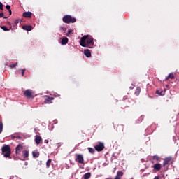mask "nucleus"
Wrapping results in <instances>:
<instances>
[{
    "label": "nucleus",
    "instance_id": "obj_44",
    "mask_svg": "<svg viewBox=\"0 0 179 179\" xmlns=\"http://www.w3.org/2000/svg\"><path fill=\"white\" fill-rule=\"evenodd\" d=\"M4 19H6L7 17H3Z\"/></svg>",
    "mask_w": 179,
    "mask_h": 179
},
{
    "label": "nucleus",
    "instance_id": "obj_26",
    "mask_svg": "<svg viewBox=\"0 0 179 179\" xmlns=\"http://www.w3.org/2000/svg\"><path fill=\"white\" fill-rule=\"evenodd\" d=\"M88 150L90 152V153L94 155L95 153V150L94 148H88Z\"/></svg>",
    "mask_w": 179,
    "mask_h": 179
},
{
    "label": "nucleus",
    "instance_id": "obj_33",
    "mask_svg": "<svg viewBox=\"0 0 179 179\" xmlns=\"http://www.w3.org/2000/svg\"><path fill=\"white\" fill-rule=\"evenodd\" d=\"M25 71H26V69H25L21 70L22 76H24Z\"/></svg>",
    "mask_w": 179,
    "mask_h": 179
},
{
    "label": "nucleus",
    "instance_id": "obj_24",
    "mask_svg": "<svg viewBox=\"0 0 179 179\" xmlns=\"http://www.w3.org/2000/svg\"><path fill=\"white\" fill-rule=\"evenodd\" d=\"M120 130H122V131L123 132L124 131V126L123 125H118L117 127V131H120Z\"/></svg>",
    "mask_w": 179,
    "mask_h": 179
},
{
    "label": "nucleus",
    "instance_id": "obj_43",
    "mask_svg": "<svg viewBox=\"0 0 179 179\" xmlns=\"http://www.w3.org/2000/svg\"><path fill=\"white\" fill-rule=\"evenodd\" d=\"M17 138L18 139L22 138V137H20V136H17Z\"/></svg>",
    "mask_w": 179,
    "mask_h": 179
},
{
    "label": "nucleus",
    "instance_id": "obj_19",
    "mask_svg": "<svg viewBox=\"0 0 179 179\" xmlns=\"http://www.w3.org/2000/svg\"><path fill=\"white\" fill-rule=\"evenodd\" d=\"M32 156L34 158H38L40 156V152L38 151H33L32 152Z\"/></svg>",
    "mask_w": 179,
    "mask_h": 179
},
{
    "label": "nucleus",
    "instance_id": "obj_17",
    "mask_svg": "<svg viewBox=\"0 0 179 179\" xmlns=\"http://www.w3.org/2000/svg\"><path fill=\"white\" fill-rule=\"evenodd\" d=\"M129 101H124L123 103H122V108L124 109L126 108H129Z\"/></svg>",
    "mask_w": 179,
    "mask_h": 179
},
{
    "label": "nucleus",
    "instance_id": "obj_13",
    "mask_svg": "<svg viewBox=\"0 0 179 179\" xmlns=\"http://www.w3.org/2000/svg\"><path fill=\"white\" fill-rule=\"evenodd\" d=\"M31 15H33V13L31 12H24L22 15L25 18H31Z\"/></svg>",
    "mask_w": 179,
    "mask_h": 179
},
{
    "label": "nucleus",
    "instance_id": "obj_27",
    "mask_svg": "<svg viewBox=\"0 0 179 179\" xmlns=\"http://www.w3.org/2000/svg\"><path fill=\"white\" fill-rule=\"evenodd\" d=\"M17 66V62H15L14 64H10L9 66H10V68L13 69V68L16 67Z\"/></svg>",
    "mask_w": 179,
    "mask_h": 179
},
{
    "label": "nucleus",
    "instance_id": "obj_6",
    "mask_svg": "<svg viewBox=\"0 0 179 179\" xmlns=\"http://www.w3.org/2000/svg\"><path fill=\"white\" fill-rule=\"evenodd\" d=\"M76 162H78L80 164H84L85 159H84L83 155L82 154H77L76 158Z\"/></svg>",
    "mask_w": 179,
    "mask_h": 179
},
{
    "label": "nucleus",
    "instance_id": "obj_2",
    "mask_svg": "<svg viewBox=\"0 0 179 179\" xmlns=\"http://www.w3.org/2000/svg\"><path fill=\"white\" fill-rule=\"evenodd\" d=\"M1 154L3 155L5 157H10L11 156V148L9 145H4L1 148Z\"/></svg>",
    "mask_w": 179,
    "mask_h": 179
},
{
    "label": "nucleus",
    "instance_id": "obj_42",
    "mask_svg": "<svg viewBox=\"0 0 179 179\" xmlns=\"http://www.w3.org/2000/svg\"><path fill=\"white\" fill-rule=\"evenodd\" d=\"M8 24L10 26H11V23H10V22H8Z\"/></svg>",
    "mask_w": 179,
    "mask_h": 179
},
{
    "label": "nucleus",
    "instance_id": "obj_41",
    "mask_svg": "<svg viewBox=\"0 0 179 179\" xmlns=\"http://www.w3.org/2000/svg\"><path fill=\"white\" fill-rule=\"evenodd\" d=\"M17 25V24H15V22H14V24H13V26L14 27H15Z\"/></svg>",
    "mask_w": 179,
    "mask_h": 179
},
{
    "label": "nucleus",
    "instance_id": "obj_21",
    "mask_svg": "<svg viewBox=\"0 0 179 179\" xmlns=\"http://www.w3.org/2000/svg\"><path fill=\"white\" fill-rule=\"evenodd\" d=\"M22 157H23V158H27L29 157V151L23 150L22 151Z\"/></svg>",
    "mask_w": 179,
    "mask_h": 179
},
{
    "label": "nucleus",
    "instance_id": "obj_35",
    "mask_svg": "<svg viewBox=\"0 0 179 179\" xmlns=\"http://www.w3.org/2000/svg\"><path fill=\"white\" fill-rule=\"evenodd\" d=\"M0 10H3V6L1 1H0Z\"/></svg>",
    "mask_w": 179,
    "mask_h": 179
},
{
    "label": "nucleus",
    "instance_id": "obj_37",
    "mask_svg": "<svg viewBox=\"0 0 179 179\" xmlns=\"http://www.w3.org/2000/svg\"><path fill=\"white\" fill-rule=\"evenodd\" d=\"M3 16H4L3 13H0V18L3 17Z\"/></svg>",
    "mask_w": 179,
    "mask_h": 179
},
{
    "label": "nucleus",
    "instance_id": "obj_7",
    "mask_svg": "<svg viewBox=\"0 0 179 179\" xmlns=\"http://www.w3.org/2000/svg\"><path fill=\"white\" fill-rule=\"evenodd\" d=\"M173 163L172 158L171 157H166L164 159L163 166L165 167L166 165H171Z\"/></svg>",
    "mask_w": 179,
    "mask_h": 179
},
{
    "label": "nucleus",
    "instance_id": "obj_31",
    "mask_svg": "<svg viewBox=\"0 0 179 179\" xmlns=\"http://www.w3.org/2000/svg\"><path fill=\"white\" fill-rule=\"evenodd\" d=\"M72 32H73V29H68V32L66 34V36L69 37L70 36V34L72 33Z\"/></svg>",
    "mask_w": 179,
    "mask_h": 179
},
{
    "label": "nucleus",
    "instance_id": "obj_12",
    "mask_svg": "<svg viewBox=\"0 0 179 179\" xmlns=\"http://www.w3.org/2000/svg\"><path fill=\"white\" fill-rule=\"evenodd\" d=\"M159 96H163L166 94V91H164L162 89H159L155 92Z\"/></svg>",
    "mask_w": 179,
    "mask_h": 179
},
{
    "label": "nucleus",
    "instance_id": "obj_30",
    "mask_svg": "<svg viewBox=\"0 0 179 179\" xmlns=\"http://www.w3.org/2000/svg\"><path fill=\"white\" fill-rule=\"evenodd\" d=\"M1 29H3L4 31H9V29H8L5 26L1 27Z\"/></svg>",
    "mask_w": 179,
    "mask_h": 179
},
{
    "label": "nucleus",
    "instance_id": "obj_15",
    "mask_svg": "<svg viewBox=\"0 0 179 179\" xmlns=\"http://www.w3.org/2000/svg\"><path fill=\"white\" fill-rule=\"evenodd\" d=\"M84 55H85L87 57H92V52L89 49L84 50Z\"/></svg>",
    "mask_w": 179,
    "mask_h": 179
},
{
    "label": "nucleus",
    "instance_id": "obj_32",
    "mask_svg": "<svg viewBox=\"0 0 179 179\" xmlns=\"http://www.w3.org/2000/svg\"><path fill=\"white\" fill-rule=\"evenodd\" d=\"M6 10H11V6H9V4H7L6 6Z\"/></svg>",
    "mask_w": 179,
    "mask_h": 179
},
{
    "label": "nucleus",
    "instance_id": "obj_36",
    "mask_svg": "<svg viewBox=\"0 0 179 179\" xmlns=\"http://www.w3.org/2000/svg\"><path fill=\"white\" fill-rule=\"evenodd\" d=\"M20 22V20H16L14 23H15V24H17Z\"/></svg>",
    "mask_w": 179,
    "mask_h": 179
},
{
    "label": "nucleus",
    "instance_id": "obj_14",
    "mask_svg": "<svg viewBox=\"0 0 179 179\" xmlns=\"http://www.w3.org/2000/svg\"><path fill=\"white\" fill-rule=\"evenodd\" d=\"M41 141V137L40 136L36 135L35 137V143H36V145H40Z\"/></svg>",
    "mask_w": 179,
    "mask_h": 179
},
{
    "label": "nucleus",
    "instance_id": "obj_38",
    "mask_svg": "<svg viewBox=\"0 0 179 179\" xmlns=\"http://www.w3.org/2000/svg\"><path fill=\"white\" fill-rule=\"evenodd\" d=\"M44 143H49V141H48V139H45V140L44 141Z\"/></svg>",
    "mask_w": 179,
    "mask_h": 179
},
{
    "label": "nucleus",
    "instance_id": "obj_40",
    "mask_svg": "<svg viewBox=\"0 0 179 179\" xmlns=\"http://www.w3.org/2000/svg\"><path fill=\"white\" fill-rule=\"evenodd\" d=\"M8 12H9V13H10V15H12V10H8Z\"/></svg>",
    "mask_w": 179,
    "mask_h": 179
},
{
    "label": "nucleus",
    "instance_id": "obj_10",
    "mask_svg": "<svg viewBox=\"0 0 179 179\" xmlns=\"http://www.w3.org/2000/svg\"><path fill=\"white\" fill-rule=\"evenodd\" d=\"M152 167L155 171H159L162 168V165L159 163H157V164H155Z\"/></svg>",
    "mask_w": 179,
    "mask_h": 179
},
{
    "label": "nucleus",
    "instance_id": "obj_22",
    "mask_svg": "<svg viewBox=\"0 0 179 179\" xmlns=\"http://www.w3.org/2000/svg\"><path fill=\"white\" fill-rule=\"evenodd\" d=\"M123 176V172H117V176H115V179H121L120 177Z\"/></svg>",
    "mask_w": 179,
    "mask_h": 179
},
{
    "label": "nucleus",
    "instance_id": "obj_20",
    "mask_svg": "<svg viewBox=\"0 0 179 179\" xmlns=\"http://www.w3.org/2000/svg\"><path fill=\"white\" fill-rule=\"evenodd\" d=\"M90 177H92V173L90 172L86 173L85 174L83 175L84 179H89L90 178Z\"/></svg>",
    "mask_w": 179,
    "mask_h": 179
},
{
    "label": "nucleus",
    "instance_id": "obj_4",
    "mask_svg": "<svg viewBox=\"0 0 179 179\" xmlns=\"http://www.w3.org/2000/svg\"><path fill=\"white\" fill-rule=\"evenodd\" d=\"M24 96L29 99L35 98L34 91L30 89L27 90L24 92Z\"/></svg>",
    "mask_w": 179,
    "mask_h": 179
},
{
    "label": "nucleus",
    "instance_id": "obj_3",
    "mask_svg": "<svg viewBox=\"0 0 179 179\" xmlns=\"http://www.w3.org/2000/svg\"><path fill=\"white\" fill-rule=\"evenodd\" d=\"M63 22L66 24L75 23L76 22V19L73 17L71 15H64L63 17Z\"/></svg>",
    "mask_w": 179,
    "mask_h": 179
},
{
    "label": "nucleus",
    "instance_id": "obj_29",
    "mask_svg": "<svg viewBox=\"0 0 179 179\" xmlns=\"http://www.w3.org/2000/svg\"><path fill=\"white\" fill-rule=\"evenodd\" d=\"M153 159L156 160L157 162H159L160 158L158 155H154L153 156Z\"/></svg>",
    "mask_w": 179,
    "mask_h": 179
},
{
    "label": "nucleus",
    "instance_id": "obj_1",
    "mask_svg": "<svg viewBox=\"0 0 179 179\" xmlns=\"http://www.w3.org/2000/svg\"><path fill=\"white\" fill-rule=\"evenodd\" d=\"M80 45L83 48H93L94 42V38L89 35L84 36L80 38Z\"/></svg>",
    "mask_w": 179,
    "mask_h": 179
},
{
    "label": "nucleus",
    "instance_id": "obj_45",
    "mask_svg": "<svg viewBox=\"0 0 179 179\" xmlns=\"http://www.w3.org/2000/svg\"><path fill=\"white\" fill-rule=\"evenodd\" d=\"M108 179H110V178H108Z\"/></svg>",
    "mask_w": 179,
    "mask_h": 179
},
{
    "label": "nucleus",
    "instance_id": "obj_28",
    "mask_svg": "<svg viewBox=\"0 0 179 179\" xmlns=\"http://www.w3.org/2000/svg\"><path fill=\"white\" fill-rule=\"evenodd\" d=\"M3 124L2 122H0V134L3 132Z\"/></svg>",
    "mask_w": 179,
    "mask_h": 179
},
{
    "label": "nucleus",
    "instance_id": "obj_34",
    "mask_svg": "<svg viewBox=\"0 0 179 179\" xmlns=\"http://www.w3.org/2000/svg\"><path fill=\"white\" fill-rule=\"evenodd\" d=\"M60 30L63 31H66V28L64 27H60Z\"/></svg>",
    "mask_w": 179,
    "mask_h": 179
},
{
    "label": "nucleus",
    "instance_id": "obj_11",
    "mask_svg": "<svg viewBox=\"0 0 179 179\" xmlns=\"http://www.w3.org/2000/svg\"><path fill=\"white\" fill-rule=\"evenodd\" d=\"M22 29L24 31H32L34 29V27L31 26V25H29V26L24 25V26H22Z\"/></svg>",
    "mask_w": 179,
    "mask_h": 179
},
{
    "label": "nucleus",
    "instance_id": "obj_16",
    "mask_svg": "<svg viewBox=\"0 0 179 179\" xmlns=\"http://www.w3.org/2000/svg\"><path fill=\"white\" fill-rule=\"evenodd\" d=\"M141 92V87H137V88L136 89V91H135V95H136V96H138L140 95Z\"/></svg>",
    "mask_w": 179,
    "mask_h": 179
},
{
    "label": "nucleus",
    "instance_id": "obj_25",
    "mask_svg": "<svg viewBox=\"0 0 179 179\" xmlns=\"http://www.w3.org/2000/svg\"><path fill=\"white\" fill-rule=\"evenodd\" d=\"M51 163H52V159H48V161L46 162V167L49 168L50 166Z\"/></svg>",
    "mask_w": 179,
    "mask_h": 179
},
{
    "label": "nucleus",
    "instance_id": "obj_9",
    "mask_svg": "<svg viewBox=\"0 0 179 179\" xmlns=\"http://www.w3.org/2000/svg\"><path fill=\"white\" fill-rule=\"evenodd\" d=\"M23 150V145L19 144L15 148L16 155H20V152Z\"/></svg>",
    "mask_w": 179,
    "mask_h": 179
},
{
    "label": "nucleus",
    "instance_id": "obj_5",
    "mask_svg": "<svg viewBox=\"0 0 179 179\" xmlns=\"http://www.w3.org/2000/svg\"><path fill=\"white\" fill-rule=\"evenodd\" d=\"M94 149L97 152H101L105 149V144L104 143L99 142V144H96L94 146Z\"/></svg>",
    "mask_w": 179,
    "mask_h": 179
},
{
    "label": "nucleus",
    "instance_id": "obj_8",
    "mask_svg": "<svg viewBox=\"0 0 179 179\" xmlns=\"http://www.w3.org/2000/svg\"><path fill=\"white\" fill-rule=\"evenodd\" d=\"M52 100H54V97L45 96L44 103H45V104H51V103H52Z\"/></svg>",
    "mask_w": 179,
    "mask_h": 179
},
{
    "label": "nucleus",
    "instance_id": "obj_18",
    "mask_svg": "<svg viewBox=\"0 0 179 179\" xmlns=\"http://www.w3.org/2000/svg\"><path fill=\"white\" fill-rule=\"evenodd\" d=\"M170 78H171V79H174V78H176V76H174V73H170L169 75L168 76V77H166L164 80H169V79H170Z\"/></svg>",
    "mask_w": 179,
    "mask_h": 179
},
{
    "label": "nucleus",
    "instance_id": "obj_23",
    "mask_svg": "<svg viewBox=\"0 0 179 179\" xmlns=\"http://www.w3.org/2000/svg\"><path fill=\"white\" fill-rule=\"evenodd\" d=\"M68 44V38L64 37L62 38V45H66Z\"/></svg>",
    "mask_w": 179,
    "mask_h": 179
},
{
    "label": "nucleus",
    "instance_id": "obj_39",
    "mask_svg": "<svg viewBox=\"0 0 179 179\" xmlns=\"http://www.w3.org/2000/svg\"><path fill=\"white\" fill-rule=\"evenodd\" d=\"M153 179H159V176H155Z\"/></svg>",
    "mask_w": 179,
    "mask_h": 179
}]
</instances>
